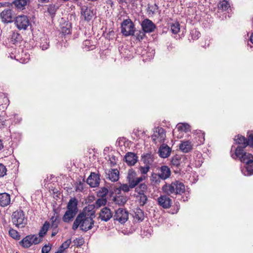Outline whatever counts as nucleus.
<instances>
[{
    "mask_svg": "<svg viewBox=\"0 0 253 253\" xmlns=\"http://www.w3.org/2000/svg\"><path fill=\"white\" fill-rule=\"evenodd\" d=\"M86 210V208L76 217L72 226L73 230H77L79 226L81 230L84 232H86L93 228L94 224L93 218L95 217V211L91 212L90 215L87 214L85 212Z\"/></svg>",
    "mask_w": 253,
    "mask_h": 253,
    "instance_id": "nucleus-1",
    "label": "nucleus"
},
{
    "mask_svg": "<svg viewBox=\"0 0 253 253\" xmlns=\"http://www.w3.org/2000/svg\"><path fill=\"white\" fill-rule=\"evenodd\" d=\"M162 190L167 194L169 195L174 194L181 195L185 191L184 184L178 180H175L171 184H166L162 187Z\"/></svg>",
    "mask_w": 253,
    "mask_h": 253,
    "instance_id": "nucleus-2",
    "label": "nucleus"
},
{
    "mask_svg": "<svg viewBox=\"0 0 253 253\" xmlns=\"http://www.w3.org/2000/svg\"><path fill=\"white\" fill-rule=\"evenodd\" d=\"M230 153L231 156L233 159H239L241 162L244 163L245 165L253 162V155L251 153L245 152L244 149H243L240 147H237L234 151L233 150L232 147Z\"/></svg>",
    "mask_w": 253,
    "mask_h": 253,
    "instance_id": "nucleus-3",
    "label": "nucleus"
},
{
    "mask_svg": "<svg viewBox=\"0 0 253 253\" xmlns=\"http://www.w3.org/2000/svg\"><path fill=\"white\" fill-rule=\"evenodd\" d=\"M11 221L17 228H23L27 224V218L24 211L18 210L14 211L11 215Z\"/></svg>",
    "mask_w": 253,
    "mask_h": 253,
    "instance_id": "nucleus-4",
    "label": "nucleus"
},
{
    "mask_svg": "<svg viewBox=\"0 0 253 253\" xmlns=\"http://www.w3.org/2000/svg\"><path fill=\"white\" fill-rule=\"evenodd\" d=\"M135 32L134 25L130 19L124 20L121 24V33L126 37L133 36Z\"/></svg>",
    "mask_w": 253,
    "mask_h": 253,
    "instance_id": "nucleus-5",
    "label": "nucleus"
},
{
    "mask_svg": "<svg viewBox=\"0 0 253 253\" xmlns=\"http://www.w3.org/2000/svg\"><path fill=\"white\" fill-rule=\"evenodd\" d=\"M14 23L17 28L20 30H26L29 26L31 27L29 17L25 15L17 16L14 19Z\"/></svg>",
    "mask_w": 253,
    "mask_h": 253,
    "instance_id": "nucleus-6",
    "label": "nucleus"
},
{
    "mask_svg": "<svg viewBox=\"0 0 253 253\" xmlns=\"http://www.w3.org/2000/svg\"><path fill=\"white\" fill-rule=\"evenodd\" d=\"M145 178L144 175H142L140 177H137L136 172L132 169H129L128 171L127 176L126 177L128 183L130 184L133 187H135L140 182L144 180Z\"/></svg>",
    "mask_w": 253,
    "mask_h": 253,
    "instance_id": "nucleus-7",
    "label": "nucleus"
},
{
    "mask_svg": "<svg viewBox=\"0 0 253 253\" xmlns=\"http://www.w3.org/2000/svg\"><path fill=\"white\" fill-rule=\"evenodd\" d=\"M166 131L165 129L161 127H157L155 128L153 134L151 136L153 142L157 144V142L160 143L164 142L166 138Z\"/></svg>",
    "mask_w": 253,
    "mask_h": 253,
    "instance_id": "nucleus-8",
    "label": "nucleus"
},
{
    "mask_svg": "<svg viewBox=\"0 0 253 253\" xmlns=\"http://www.w3.org/2000/svg\"><path fill=\"white\" fill-rule=\"evenodd\" d=\"M114 218L115 220L119 221L120 223H124L128 218V212L125 209L119 208L116 211Z\"/></svg>",
    "mask_w": 253,
    "mask_h": 253,
    "instance_id": "nucleus-9",
    "label": "nucleus"
},
{
    "mask_svg": "<svg viewBox=\"0 0 253 253\" xmlns=\"http://www.w3.org/2000/svg\"><path fill=\"white\" fill-rule=\"evenodd\" d=\"M0 18L4 23H12L14 21L12 10L5 9L0 13Z\"/></svg>",
    "mask_w": 253,
    "mask_h": 253,
    "instance_id": "nucleus-10",
    "label": "nucleus"
},
{
    "mask_svg": "<svg viewBox=\"0 0 253 253\" xmlns=\"http://www.w3.org/2000/svg\"><path fill=\"white\" fill-rule=\"evenodd\" d=\"M100 175L94 172H91L90 175L86 180V182L91 187H96L99 186L100 183Z\"/></svg>",
    "mask_w": 253,
    "mask_h": 253,
    "instance_id": "nucleus-11",
    "label": "nucleus"
},
{
    "mask_svg": "<svg viewBox=\"0 0 253 253\" xmlns=\"http://www.w3.org/2000/svg\"><path fill=\"white\" fill-rule=\"evenodd\" d=\"M142 29L146 33H151L154 31L156 26L154 23L148 19L143 20L141 24Z\"/></svg>",
    "mask_w": 253,
    "mask_h": 253,
    "instance_id": "nucleus-12",
    "label": "nucleus"
},
{
    "mask_svg": "<svg viewBox=\"0 0 253 253\" xmlns=\"http://www.w3.org/2000/svg\"><path fill=\"white\" fill-rule=\"evenodd\" d=\"M157 201L159 205L164 209L169 208L172 204L171 199L167 195L161 196L158 198Z\"/></svg>",
    "mask_w": 253,
    "mask_h": 253,
    "instance_id": "nucleus-13",
    "label": "nucleus"
},
{
    "mask_svg": "<svg viewBox=\"0 0 253 253\" xmlns=\"http://www.w3.org/2000/svg\"><path fill=\"white\" fill-rule=\"evenodd\" d=\"M113 216V213L111 210L107 208L104 207L100 211L99 218L104 221H108Z\"/></svg>",
    "mask_w": 253,
    "mask_h": 253,
    "instance_id": "nucleus-14",
    "label": "nucleus"
},
{
    "mask_svg": "<svg viewBox=\"0 0 253 253\" xmlns=\"http://www.w3.org/2000/svg\"><path fill=\"white\" fill-rule=\"evenodd\" d=\"M106 178L112 182H116L119 179L120 172L117 169H111L106 170Z\"/></svg>",
    "mask_w": 253,
    "mask_h": 253,
    "instance_id": "nucleus-15",
    "label": "nucleus"
},
{
    "mask_svg": "<svg viewBox=\"0 0 253 253\" xmlns=\"http://www.w3.org/2000/svg\"><path fill=\"white\" fill-rule=\"evenodd\" d=\"M126 162L129 166H134L138 161L136 154L132 152H127L125 157Z\"/></svg>",
    "mask_w": 253,
    "mask_h": 253,
    "instance_id": "nucleus-16",
    "label": "nucleus"
},
{
    "mask_svg": "<svg viewBox=\"0 0 253 253\" xmlns=\"http://www.w3.org/2000/svg\"><path fill=\"white\" fill-rule=\"evenodd\" d=\"M171 148L167 144H163L159 148V156L163 158H168L170 154Z\"/></svg>",
    "mask_w": 253,
    "mask_h": 253,
    "instance_id": "nucleus-17",
    "label": "nucleus"
},
{
    "mask_svg": "<svg viewBox=\"0 0 253 253\" xmlns=\"http://www.w3.org/2000/svg\"><path fill=\"white\" fill-rule=\"evenodd\" d=\"M78 200L76 198H72L69 200L67 204V210L77 213L78 212Z\"/></svg>",
    "mask_w": 253,
    "mask_h": 253,
    "instance_id": "nucleus-18",
    "label": "nucleus"
},
{
    "mask_svg": "<svg viewBox=\"0 0 253 253\" xmlns=\"http://www.w3.org/2000/svg\"><path fill=\"white\" fill-rule=\"evenodd\" d=\"M81 14L84 19L87 21H89L94 15L93 11L85 6L82 8Z\"/></svg>",
    "mask_w": 253,
    "mask_h": 253,
    "instance_id": "nucleus-19",
    "label": "nucleus"
},
{
    "mask_svg": "<svg viewBox=\"0 0 253 253\" xmlns=\"http://www.w3.org/2000/svg\"><path fill=\"white\" fill-rule=\"evenodd\" d=\"M141 161L146 166L150 167L154 162V157L151 153L144 154L141 156Z\"/></svg>",
    "mask_w": 253,
    "mask_h": 253,
    "instance_id": "nucleus-20",
    "label": "nucleus"
},
{
    "mask_svg": "<svg viewBox=\"0 0 253 253\" xmlns=\"http://www.w3.org/2000/svg\"><path fill=\"white\" fill-rule=\"evenodd\" d=\"M31 0H14L11 3L12 5H14L17 9L22 10L25 8V6Z\"/></svg>",
    "mask_w": 253,
    "mask_h": 253,
    "instance_id": "nucleus-21",
    "label": "nucleus"
},
{
    "mask_svg": "<svg viewBox=\"0 0 253 253\" xmlns=\"http://www.w3.org/2000/svg\"><path fill=\"white\" fill-rule=\"evenodd\" d=\"M10 203V195L6 193L0 194V206L4 207Z\"/></svg>",
    "mask_w": 253,
    "mask_h": 253,
    "instance_id": "nucleus-22",
    "label": "nucleus"
},
{
    "mask_svg": "<svg viewBox=\"0 0 253 253\" xmlns=\"http://www.w3.org/2000/svg\"><path fill=\"white\" fill-rule=\"evenodd\" d=\"M159 174L161 176V178H162V180H165L170 176L171 171L168 166H163L160 168Z\"/></svg>",
    "mask_w": 253,
    "mask_h": 253,
    "instance_id": "nucleus-23",
    "label": "nucleus"
},
{
    "mask_svg": "<svg viewBox=\"0 0 253 253\" xmlns=\"http://www.w3.org/2000/svg\"><path fill=\"white\" fill-rule=\"evenodd\" d=\"M33 236L31 235L26 236L21 241L19 244L24 248H29L32 245V240Z\"/></svg>",
    "mask_w": 253,
    "mask_h": 253,
    "instance_id": "nucleus-24",
    "label": "nucleus"
},
{
    "mask_svg": "<svg viewBox=\"0 0 253 253\" xmlns=\"http://www.w3.org/2000/svg\"><path fill=\"white\" fill-rule=\"evenodd\" d=\"M71 24L69 21L64 22L61 25V32L64 35L71 34Z\"/></svg>",
    "mask_w": 253,
    "mask_h": 253,
    "instance_id": "nucleus-25",
    "label": "nucleus"
},
{
    "mask_svg": "<svg viewBox=\"0 0 253 253\" xmlns=\"http://www.w3.org/2000/svg\"><path fill=\"white\" fill-rule=\"evenodd\" d=\"M77 213L67 210L63 216L62 220L65 223H69L73 221Z\"/></svg>",
    "mask_w": 253,
    "mask_h": 253,
    "instance_id": "nucleus-26",
    "label": "nucleus"
},
{
    "mask_svg": "<svg viewBox=\"0 0 253 253\" xmlns=\"http://www.w3.org/2000/svg\"><path fill=\"white\" fill-rule=\"evenodd\" d=\"M179 149L184 153H188L192 149V145L189 141L182 142L179 145Z\"/></svg>",
    "mask_w": 253,
    "mask_h": 253,
    "instance_id": "nucleus-27",
    "label": "nucleus"
},
{
    "mask_svg": "<svg viewBox=\"0 0 253 253\" xmlns=\"http://www.w3.org/2000/svg\"><path fill=\"white\" fill-rule=\"evenodd\" d=\"M236 137H237L235 139L236 143L240 145L237 147H240L242 148L243 149H245L247 146V145H246L247 138L243 136L239 135L236 136Z\"/></svg>",
    "mask_w": 253,
    "mask_h": 253,
    "instance_id": "nucleus-28",
    "label": "nucleus"
},
{
    "mask_svg": "<svg viewBox=\"0 0 253 253\" xmlns=\"http://www.w3.org/2000/svg\"><path fill=\"white\" fill-rule=\"evenodd\" d=\"M56 215H55V213L54 215L52 216L50 218V220L51 221V228H58V225L60 222V218L59 215L57 213H56Z\"/></svg>",
    "mask_w": 253,
    "mask_h": 253,
    "instance_id": "nucleus-29",
    "label": "nucleus"
},
{
    "mask_svg": "<svg viewBox=\"0 0 253 253\" xmlns=\"http://www.w3.org/2000/svg\"><path fill=\"white\" fill-rule=\"evenodd\" d=\"M162 178L159 173H152L150 177V181L153 185L159 184Z\"/></svg>",
    "mask_w": 253,
    "mask_h": 253,
    "instance_id": "nucleus-30",
    "label": "nucleus"
},
{
    "mask_svg": "<svg viewBox=\"0 0 253 253\" xmlns=\"http://www.w3.org/2000/svg\"><path fill=\"white\" fill-rule=\"evenodd\" d=\"M195 138L197 140V145L203 144L205 141V133L199 130L195 134Z\"/></svg>",
    "mask_w": 253,
    "mask_h": 253,
    "instance_id": "nucleus-31",
    "label": "nucleus"
},
{
    "mask_svg": "<svg viewBox=\"0 0 253 253\" xmlns=\"http://www.w3.org/2000/svg\"><path fill=\"white\" fill-rule=\"evenodd\" d=\"M50 226V224L48 221H45L42 226L41 227L39 235L42 237H43L46 234Z\"/></svg>",
    "mask_w": 253,
    "mask_h": 253,
    "instance_id": "nucleus-32",
    "label": "nucleus"
},
{
    "mask_svg": "<svg viewBox=\"0 0 253 253\" xmlns=\"http://www.w3.org/2000/svg\"><path fill=\"white\" fill-rule=\"evenodd\" d=\"M137 198L140 206H144L148 201L147 196L145 194H137Z\"/></svg>",
    "mask_w": 253,
    "mask_h": 253,
    "instance_id": "nucleus-33",
    "label": "nucleus"
},
{
    "mask_svg": "<svg viewBox=\"0 0 253 253\" xmlns=\"http://www.w3.org/2000/svg\"><path fill=\"white\" fill-rule=\"evenodd\" d=\"M134 217L138 221H142L144 218L143 211L140 209H136L134 212Z\"/></svg>",
    "mask_w": 253,
    "mask_h": 253,
    "instance_id": "nucleus-34",
    "label": "nucleus"
},
{
    "mask_svg": "<svg viewBox=\"0 0 253 253\" xmlns=\"http://www.w3.org/2000/svg\"><path fill=\"white\" fill-rule=\"evenodd\" d=\"M147 185L143 183L140 184L138 187H136L135 191L137 194H145L147 191Z\"/></svg>",
    "mask_w": 253,
    "mask_h": 253,
    "instance_id": "nucleus-35",
    "label": "nucleus"
},
{
    "mask_svg": "<svg viewBox=\"0 0 253 253\" xmlns=\"http://www.w3.org/2000/svg\"><path fill=\"white\" fill-rule=\"evenodd\" d=\"M181 159V157L178 155L173 156L171 160V166L178 168L180 164Z\"/></svg>",
    "mask_w": 253,
    "mask_h": 253,
    "instance_id": "nucleus-36",
    "label": "nucleus"
},
{
    "mask_svg": "<svg viewBox=\"0 0 253 253\" xmlns=\"http://www.w3.org/2000/svg\"><path fill=\"white\" fill-rule=\"evenodd\" d=\"M178 131L187 132L190 130V126L186 123H179L176 126Z\"/></svg>",
    "mask_w": 253,
    "mask_h": 253,
    "instance_id": "nucleus-37",
    "label": "nucleus"
},
{
    "mask_svg": "<svg viewBox=\"0 0 253 253\" xmlns=\"http://www.w3.org/2000/svg\"><path fill=\"white\" fill-rule=\"evenodd\" d=\"M113 201L115 203V204L118 205H123L126 202V200L125 198L120 196L114 197L113 198Z\"/></svg>",
    "mask_w": 253,
    "mask_h": 253,
    "instance_id": "nucleus-38",
    "label": "nucleus"
},
{
    "mask_svg": "<svg viewBox=\"0 0 253 253\" xmlns=\"http://www.w3.org/2000/svg\"><path fill=\"white\" fill-rule=\"evenodd\" d=\"M11 39L13 43H15L22 40V36L18 32H14L11 35Z\"/></svg>",
    "mask_w": 253,
    "mask_h": 253,
    "instance_id": "nucleus-39",
    "label": "nucleus"
},
{
    "mask_svg": "<svg viewBox=\"0 0 253 253\" xmlns=\"http://www.w3.org/2000/svg\"><path fill=\"white\" fill-rule=\"evenodd\" d=\"M9 235L13 239L19 240L20 239V235L16 230L10 228L9 230Z\"/></svg>",
    "mask_w": 253,
    "mask_h": 253,
    "instance_id": "nucleus-40",
    "label": "nucleus"
},
{
    "mask_svg": "<svg viewBox=\"0 0 253 253\" xmlns=\"http://www.w3.org/2000/svg\"><path fill=\"white\" fill-rule=\"evenodd\" d=\"M145 33L146 32L143 30L138 31L134 33V35L133 36L135 37L136 40L140 42L146 37Z\"/></svg>",
    "mask_w": 253,
    "mask_h": 253,
    "instance_id": "nucleus-41",
    "label": "nucleus"
},
{
    "mask_svg": "<svg viewBox=\"0 0 253 253\" xmlns=\"http://www.w3.org/2000/svg\"><path fill=\"white\" fill-rule=\"evenodd\" d=\"M58 7L54 4H49L48 6L47 12L51 17L54 16Z\"/></svg>",
    "mask_w": 253,
    "mask_h": 253,
    "instance_id": "nucleus-42",
    "label": "nucleus"
},
{
    "mask_svg": "<svg viewBox=\"0 0 253 253\" xmlns=\"http://www.w3.org/2000/svg\"><path fill=\"white\" fill-rule=\"evenodd\" d=\"M109 191L108 189L105 187L101 188L97 192V195L98 197L104 198L107 195Z\"/></svg>",
    "mask_w": 253,
    "mask_h": 253,
    "instance_id": "nucleus-43",
    "label": "nucleus"
},
{
    "mask_svg": "<svg viewBox=\"0 0 253 253\" xmlns=\"http://www.w3.org/2000/svg\"><path fill=\"white\" fill-rule=\"evenodd\" d=\"M83 48L86 50H92L94 48V45L91 44L89 40H85L83 43Z\"/></svg>",
    "mask_w": 253,
    "mask_h": 253,
    "instance_id": "nucleus-44",
    "label": "nucleus"
},
{
    "mask_svg": "<svg viewBox=\"0 0 253 253\" xmlns=\"http://www.w3.org/2000/svg\"><path fill=\"white\" fill-rule=\"evenodd\" d=\"M218 7L223 10H226L230 7L229 2L226 0H221L219 3Z\"/></svg>",
    "mask_w": 253,
    "mask_h": 253,
    "instance_id": "nucleus-45",
    "label": "nucleus"
},
{
    "mask_svg": "<svg viewBox=\"0 0 253 253\" xmlns=\"http://www.w3.org/2000/svg\"><path fill=\"white\" fill-rule=\"evenodd\" d=\"M180 30V25L178 22H175L171 25V31L173 34H177Z\"/></svg>",
    "mask_w": 253,
    "mask_h": 253,
    "instance_id": "nucleus-46",
    "label": "nucleus"
},
{
    "mask_svg": "<svg viewBox=\"0 0 253 253\" xmlns=\"http://www.w3.org/2000/svg\"><path fill=\"white\" fill-rule=\"evenodd\" d=\"M246 145L253 147V132H249L248 133V138H247Z\"/></svg>",
    "mask_w": 253,
    "mask_h": 253,
    "instance_id": "nucleus-47",
    "label": "nucleus"
},
{
    "mask_svg": "<svg viewBox=\"0 0 253 253\" xmlns=\"http://www.w3.org/2000/svg\"><path fill=\"white\" fill-rule=\"evenodd\" d=\"M134 187L128 184H120V189L122 191L124 192H128L130 191V189H132Z\"/></svg>",
    "mask_w": 253,
    "mask_h": 253,
    "instance_id": "nucleus-48",
    "label": "nucleus"
},
{
    "mask_svg": "<svg viewBox=\"0 0 253 253\" xmlns=\"http://www.w3.org/2000/svg\"><path fill=\"white\" fill-rule=\"evenodd\" d=\"M107 203V200L104 198H101L96 200L95 202L96 207L99 208L102 206H104Z\"/></svg>",
    "mask_w": 253,
    "mask_h": 253,
    "instance_id": "nucleus-49",
    "label": "nucleus"
},
{
    "mask_svg": "<svg viewBox=\"0 0 253 253\" xmlns=\"http://www.w3.org/2000/svg\"><path fill=\"white\" fill-rule=\"evenodd\" d=\"M31 236H33L32 238V244L37 245L40 243L42 241V237L40 236L38 237L37 235H30Z\"/></svg>",
    "mask_w": 253,
    "mask_h": 253,
    "instance_id": "nucleus-50",
    "label": "nucleus"
},
{
    "mask_svg": "<svg viewBox=\"0 0 253 253\" xmlns=\"http://www.w3.org/2000/svg\"><path fill=\"white\" fill-rule=\"evenodd\" d=\"M158 9V5L155 3L153 5L148 7V12L149 14L153 15L157 11Z\"/></svg>",
    "mask_w": 253,
    "mask_h": 253,
    "instance_id": "nucleus-51",
    "label": "nucleus"
},
{
    "mask_svg": "<svg viewBox=\"0 0 253 253\" xmlns=\"http://www.w3.org/2000/svg\"><path fill=\"white\" fill-rule=\"evenodd\" d=\"M7 169L5 166L0 163V177H3L6 173Z\"/></svg>",
    "mask_w": 253,
    "mask_h": 253,
    "instance_id": "nucleus-52",
    "label": "nucleus"
},
{
    "mask_svg": "<svg viewBox=\"0 0 253 253\" xmlns=\"http://www.w3.org/2000/svg\"><path fill=\"white\" fill-rule=\"evenodd\" d=\"M150 167L145 165V166H144V167L140 166L139 167V169L142 174H146L148 172V171L150 169Z\"/></svg>",
    "mask_w": 253,
    "mask_h": 253,
    "instance_id": "nucleus-53",
    "label": "nucleus"
},
{
    "mask_svg": "<svg viewBox=\"0 0 253 253\" xmlns=\"http://www.w3.org/2000/svg\"><path fill=\"white\" fill-rule=\"evenodd\" d=\"M109 161L110 162L111 166H115L117 164V159L114 155L109 156Z\"/></svg>",
    "mask_w": 253,
    "mask_h": 253,
    "instance_id": "nucleus-54",
    "label": "nucleus"
},
{
    "mask_svg": "<svg viewBox=\"0 0 253 253\" xmlns=\"http://www.w3.org/2000/svg\"><path fill=\"white\" fill-rule=\"evenodd\" d=\"M84 189V183L80 181L76 186V191H82Z\"/></svg>",
    "mask_w": 253,
    "mask_h": 253,
    "instance_id": "nucleus-55",
    "label": "nucleus"
},
{
    "mask_svg": "<svg viewBox=\"0 0 253 253\" xmlns=\"http://www.w3.org/2000/svg\"><path fill=\"white\" fill-rule=\"evenodd\" d=\"M51 250V246L49 245H44L42 249V253H48Z\"/></svg>",
    "mask_w": 253,
    "mask_h": 253,
    "instance_id": "nucleus-56",
    "label": "nucleus"
},
{
    "mask_svg": "<svg viewBox=\"0 0 253 253\" xmlns=\"http://www.w3.org/2000/svg\"><path fill=\"white\" fill-rule=\"evenodd\" d=\"M71 243V239H68L65 241L64 243L61 245V248H63L64 249H67L69 247Z\"/></svg>",
    "mask_w": 253,
    "mask_h": 253,
    "instance_id": "nucleus-57",
    "label": "nucleus"
},
{
    "mask_svg": "<svg viewBox=\"0 0 253 253\" xmlns=\"http://www.w3.org/2000/svg\"><path fill=\"white\" fill-rule=\"evenodd\" d=\"M12 3L8 2H0V7H10L12 6Z\"/></svg>",
    "mask_w": 253,
    "mask_h": 253,
    "instance_id": "nucleus-58",
    "label": "nucleus"
},
{
    "mask_svg": "<svg viewBox=\"0 0 253 253\" xmlns=\"http://www.w3.org/2000/svg\"><path fill=\"white\" fill-rule=\"evenodd\" d=\"M122 191V189H120V186L119 187H114V191L116 194H120Z\"/></svg>",
    "mask_w": 253,
    "mask_h": 253,
    "instance_id": "nucleus-59",
    "label": "nucleus"
},
{
    "mask_svg": "<svg viewBox=\"0 0 253 253\" xmlns=\"http://www.w3.org/2000/svg\"><path fill=\"white\" fill-rule=\"evenodd\" d=\"M48 45H49L47 42H45V44L41 43L40 46L42 50H45L48 48Z\"/></svg>",
    "mask_w": 253,
    "mask_h": 253,
    "instance_id": "nucleus-60",
    "label": "nucleus"
},
{
    "mask_svg": "<svg viewBox=\"0 0 253 253\" xmlns=\"http://www.w3.org/2000/svg\"><path fill=\"white\" fill-rule=\"evenodd\" d=\"M194 32L195 33V34L196 35V36L194 38H193V39L195 40V39H197L199 37V36L200 35V32H199L197 31H193L192 33V36H193V35L194 34Z\"/></svg>",
    "mask_w": 253,
    "mask_h": 253,
    "instance_id": "nucleus-61",
    "label": "nucleus"
},
{
    "mask_svg": "<svg viewBox=\"0 0 253 253\" xmlns=\"http://www.w3.org/2000/svg\"><path fill=\"white\" fill-rule=\"evenodd\" d=\"M52 232L51 233V237H53L55 236L57 233L58 232V228H52Z\"/></svg>",
    "mask_w": 253,
    "mask_h": 253,
    "instance_id": "nucleus-62",
    "label": "nucleus"
},
{
    "mask_svg": "<svg viewBox=\"0 0 253 253\" xmlns=\"http://www.w3.org/2000/svg\"><path fill=\"white\" fill-rule=\"evenodd\" d=\"M75 244L77 245V246H80L82 244V239H79L78 240L76 239V240H74Z\"/></svg>",
    "mask_w": 253,
    "mask_h": 253,
    "instance_id": "nucleus-63",
    "label": "nucleus"
},
{
    "mask_svg": "<svg viewBox=\"0 0 253 253\" xmlns=\"http://www.w3.org/2000/svg\"><path fill=\"white\" fill-rule=\"evenodd\" d=\"M66 249H64L63 248H61V245L60 246V247L59 248L57 252H61V253H63L64 252V251H65Z\"/></svg>",
    "mask_w": 253,
    "mask_h": 253,
    "instance_id": "nucleus-64",
    "label": "nucleus"
}]
</instances>
